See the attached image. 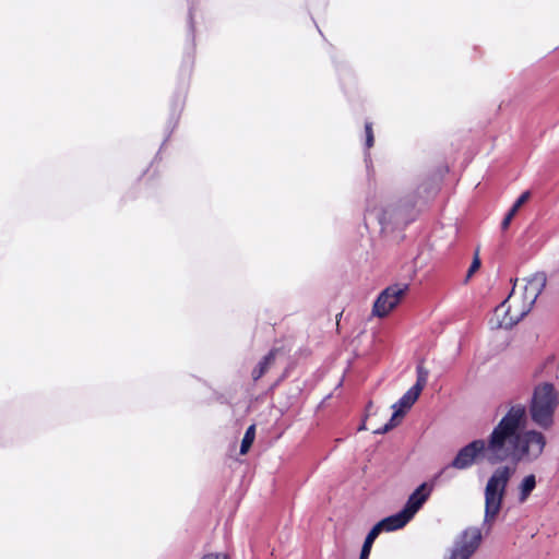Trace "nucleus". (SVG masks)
I'll list each match as a JSON object with an SVG mask.
<instances>
[{
	"instance_id": "nucleus-1",
	"label": "nucleus",
	"mask_w": 559,
	"mask_h": 559,
	"mask_svg": "<svg viewBox=\"0 0 559 559\" xmlns=\"http://www.w3.org/2000/svg\"><path fill=\"white\" fill-rule=\"evenodd\" d=\"M526 408L510 403L487 440L475 439L459 450L450 466L464 471L481 460L491 464L511 461L531 464L539 460L547 447V437L535 429H525Z\"/></svg>"
},
{
	"instance_id": "nucleus-2",
	"label": "nucleus",
	"mask_w": 559,
	"mask_h": 559,
	"mask_svg": "<svg viewBox=\"0 0 559 559\" xmlns=\"http://www.w3.org/2000/svg\"><path fill=\"white\" fill-rule=\"evenodd\" d=\"M546 275L536 273L528 278L515 281L509 296L495 308L489 320L492 329H511L532 309L546 286Z\"/></svg>"
},
{
	"instance_id": "nucleus-3",
	"label": "nucleus",
	"mask_w": 559,
	"mask_h": 559,
	"mask_svg": "<svg viewBox=\"0 0 559 559\" xmlns=\"http://www.w3.org/2000/svg\"><path fill=\"white\" fill-rule=\"evenodd\" d=\"M526 415L530 414L538 430H550L556 424V413L559 408V388L550 381L537 382L531 393Z\"/></svg>"
},
{
	"instance_id": "nucleus-4",
	"label": "nucleus",
	"mask_w": 559,
	"mask_h": 559,
	"mask_svg": "<svg viewBox=\"0 0 559 559\" xmlns=\"http://www.w3.org/2000/svg\"><path fill=\"white\" fill-rule=\"evenodd\" d=\"M515 473L510 465H500L489 476L484 489V525L490 530L496 522L507 492L508 485Z\"/></svg>"
},
{
	"instance_id": "nucleus-5",
	"label": "nucleus",
	"mask_w": 559,
	"mask_h": 559,
	"mask_svg": "<svg viewBox=\"0 0 559 559\" xmlns=\"http://www.w3.org/2000/svg\"><path fill=\"white\" fill-rule=\"evenodd\" d=\"M365 218L378 222L383 234L401 228L413 219L402 206L382 202L371 203L366 210Z\"/></svg>"
},
{
	"instance_id": "nucleus-6",
	"label": "nucleus",
	"mask_w": 559,
	"mask_h": 559,
	"mask_svg": "<svg viewBox=\"0 0 559 559\" xmlns=\"http://www.w3.org/2000/svg\"><path fill=\"white\" fill-rule=\"evenodd\" d=\"M407 289V284H394L386 287L374 301L372 313L379 318L389 314L400 304Z\"/></svg>"
},
{
	"instance_id": "nucleus-7",
	"label": "nucleus",
	"mask_w": 559,
	"mask_h": 559,
	"mask_svg": "<svg viewBox=\"0 0 559 559\" xmlns=\"http://www.w3.org/2000/svg\"><path fill=\"white\" fill-rule=\"evenodd\" d=\"M421 391L415 386H412L406 393L392 405L393 414L388 424H385L382 428L374 430V433H385L395 426L399 425L402 417L411 409V407L418 400Z\"/></svg>"
},
{
	"instance_id": "nucleus-8",
	"label": "nucleus",
	"mask_w": 559,
	"mask_h": 559,
	"mask_svg": "<svg viewBox=\"0 0 559 559\" xmlns=\"http://www.w3.org/2000/svg\"><path fill=\"white\" fill-rule=\"evenodd\" d=\"M432 492V485L423 483L408 497L403 507L404 513L413 520L416 513L424 507Z\"/></svg>"
},
{
	"instance_id": "nucleus-9",
	"label": "nucleus",
	"mask_w": 559,
	"mask_h": 559,
	"mask_svg": "<svg viewBox=\"0 0 559 559\" xmlns=\"http://www.w3.org/2000/svg\"><path fill=\"white\" fill-rule=\"evenodd\" d=\"M483 534L479 527L471 526L467 527L456 538L453 546L473 556L480 546Z\"/></svg>"
},
{
	"instance_id": "nucleus-10",
	"label": "nucleus",
	"mask_w": 559,
	"mask_h": 559,
	"mask_svg": "<svg viewBox=\"0 0 559 559\" xmlns=\"http://www.w3.org/2000/svg\"><path fill=\"white\" fill-rule=\"evenodd\" d=\"M412 520L404 513L403 510L397 513L384 518L380 522H378L374 527L378 528V532H393L403 528L408 522Z\"/></svg>"
},
{
	"instance_id": "nucleus-11",
	"label": "nucleus",
	"mask_w": 559,
	"mask_h": 559,
	"mask_svg": "<svg viewBox=\"0 0 559 559\" xmlns=\"http://www.w3.org/2000/svg\"><path fill=\"white\" fill-rule=\"evenodd\" d=\"M537 480L534 474H528L522 478L516 487V499L519 503H524L536 488Z\"/></svg>"
},
{
	"instance_id": "nucleus-12",
	"label": "nucleus",
	"mask_w": 559,
	"mask_h": 559,
	"mask_svg": "<svg viewBox=\"0 0 559 559\" xmlns=\"http://www.w3.org/2000/svg\"><path fill=\"white\" fill-rule=\"evenodd\" d=\"M530 199V192L528 191H525L523 192L520 198L515 201V203L512 205V207L510 209V211L508 212V214L506 215V217L503 218L502 223H501V228L503 230H506L510 224H511V221L513 219V217L515 216V214L518 213V211L520 210V207Z\"/></svg>"
},
{
	"instance_id": "nucleus-13",
	"label": "nucleus",
	"mask_w": 559,
	"mask_h": 559,
	"mask_svg": "<svg viewBox=\"0 0 559 559\" xmlns=\"http://www.w3.org/2000/svg\"><path fill=\"white\" fill-rule=\"evenodd\" d=\"M379 534L380 533L378 532V528H376L374 526L370 530V532L366 536L365 543L362 545L359 559H368L370 551H371L372 544L376 540V538L379 536Z\"/></svg>"
},
{
	"instance_id": "nucleus-14",
	"label": "nucleus",
	"mask_w": 559,
	"mask_h": 559,
	"mask_svg": "<svg viewBox=\"0 0 559 559\" xmlns=\"http://www.w3.org/2000/svg\"><path fill=\"white\" fill-rule=\"evenodd\" d=\"M274 356L275 354L273 352H271L269 355H266L260 362L259 365L253 369L252 371V377L254 380H258L260 379L264 373L265 371L267 370V368L270 367V365L273 362L274 360Z\"/></svg>"
},
{
	"instance_id": "nucleus-15",
	"label": "nucleus",
	"mask_w": 559,
	"mask_h": 559,
	"mask_svg": "<svg viewBox=\"0 0 559 559\" xmlns=\"http://www.w3.org/2000/svg\"><path fill=\"white\" fill-rule=\"evenodd\" d=\"M255 437V427L251 425L248 427L240 445V454H246L252 445Z\"/></svg>"
},
{
	"instance_id": "nucleus-16",
	"label": "nucleus",
	"mask_w": 559,
	"mask_h": 559,
	"mask_svg": "<svg viewBox=\"0 0 559 559\" xmlns=\"http://www.w3.org/2000/svg\"><path fill=\"white\" fill-rule=\"evenodd\" d=\"M416 373H417V380L413 386L423 391L427 384L429 371L425 368V366L423 364H419L416 368Z\"/></svg>"
},
{
	"instance_id": "nucleus-17",
	"label": "nucleus",
	"mask_w": 559,
	"mask_h": 559,
	"mask_svg": "<svg viewBox=\"0 0 559 559\" xmlns=\"http://www.w3.org/2000/svg\"><path fill=\"white\" fill-rule=\"evenodd\" d=\"M479 267H480V259L478 257V251H476L475 257L472 261V264L467 271L466 280H469L473 276V274L476 271H478Z\"/></svg>"
},
{
	"instance_id": "nucleus-18",
	"label": "nucleus",
	"mask_w": 559,
	"mask_h": 559,
	"mask_svg": "<svg viewBox=\"0 0 559 559\" xmlns=\"http://www.w3.org/2000/svg\"><path fill=\"white\" fill-rule=\"evenodd\" d=\"M472 556L453 546L449 559H469Z\"/></svg>"
},
{
	"instance_id": "nucleus-19",
	"label": "nucleus",
	"mask_w": 559,
	"mask_h": 559,
	"mask_svg": "<svg viewBox=\"0 0 559 559\" xmlns=\"http://www.w3.org/2000/svg\"><path fill=\"white\" fill-rule=\"evenodd\" d=\"M365 131H366V145L368 148H370L373 145V132H372L371 123H366Z\"/></svg>"
},
{
	"instance_id": "nucleus-20",
	"label": "nucleus",
	"mask_w": 559,
	"mask_h": 559,
	"mask_svg": "<svg viewBox=\"0 0 559 559\" xmlns=\"http://www.w3.org/2000/svg\"><path fill=\"white\" fill-rule=\"evenodd\" d=\"M202 559H229L225 554H209L205 555Z\"/></svg>"
}]
</instances>
